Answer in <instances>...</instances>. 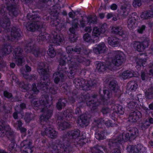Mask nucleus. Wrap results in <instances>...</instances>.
Masks as SVG:
<instances>
[{"mask_svg":"<svg viewBox=\"0 0 153 153\" xmlns=\"http://www.w3.org/2000/svg\"><path fill=\"white\" fill-rule=\"evenodd\" d=\"M79 130L73 131V132L71 133L72 136L73 137V138L75 139L76 137H79Z\"/></svg>","mask_w":153,"mask_h":153,"instance_id":"obj_28","label":"nucleus"},{"mask_svg":"<svg viewBox=\"0 0 153 153\" xmlns=\"http://www.w3.org/2000/svg\"><path fill=\"white\" fill-rule=\"evenodd\" d=\"M128 87L130 91H134L137 88V85L135 81L131 82L128 84Z\"/></svg>","mask_w":153,"mask_h":153,"instance_id":"obj_17","label":"nucleus"},{"mask_svg":"<svg viewBox=\"0 0 153 153\" xmlns=\"http://www.w3.org/2000/svg\"><path fill=\"white\" fill-rule=\"evenodd\" d=\"M150 74L152 75V76H153V72L151 70L150 71Z\"/></svg>","mask_w":153,"mask_h":153,"instance_id":"obj_60","label":"nucleus"},{"mask_svg":"<svg viewBox=\"0 0 153 153\" xmlns=\"http://www.w3.org/2000/svg\"><path fill=\"white\" fill-rule=\"evenodd\" d=\"M129 132L130 134H131V136L129 135V133H124L123 135L122 139L124 141L128 140L130 137L132 138L133 137H134L136 136L137 134L138 131L137 129L135 128L133 129L132 133L130 131Z\"/></svg>","mask_w":153,"mask_h":153,"instance_id":"obj_6","label":"nucleus"},{"mask_svg":"<svg viewBox=\"0 0 153 153\" xmlns=\"http://www.w3.org/2000/svg\"><path fill=\"white\" fill-rule=\"evenodd\" d=\"M84 22H81V25L82 27L84 26Z\"/></svg>","mask_w":153,"mask_h":153,"instance_id":"obj_58","label":"nucleus"},{"mask_svg":"<svg viewBox=\"0 0 153 153\" xmlns=\"http://www.w3.org/2000/svg\"><path fill=\"white\" fill-rule=\"evenodd\" d=\"M97 68L99 71L103 72L107 70L108 68L104 63L100 62L97 64Z\"/></svg>","mask_w":153,"mask_h":153,"instance_id":"obj_12","label":"nucleus"},{"mask_svg":"<svg viewBox=\"0 0 153 153\" xmlns=\"http://www.w3.org/2000/svg\"><path fill=\"white\" fill-rule=\"evenodd\" d=\"M47 53L48 55L51 57H53L56 55V53L52 47L49 48Z\"/></svg>","mask_w":153,"mask_h":153,"instance_id":"obj_22","label":"nucleus"},{"mask_svg":"<svg viewBox=\"0 0 153 153\" xmlns=\"http://www.w3.org/2000/svg\"><path fill=\"white\" fill-rule=\"evenodd\" d=\"M45 134L51 138L56 137L57 135V133L54 130L51 128L45 130Z\"/></svg>","mask_w":153,"mask_h":153,"instance_id":"obj_10","label":"nucleus"},{"mask_svg":"<svg viewBox=\"0 0 153 153\" xmlns=\"http://www.w3.org/2000/svg\"><path fill=\"white\" fill-rule=\"evenodd\" d=\"M62 77V75H61L59 73H56L54 74L53 75V78L54 79L55 82L57 83L59 81V77Z\"/></svg>","mask_w":153,"mask_h":153,"instance_id":"obj_24","label":"nucleus"},{"mask_svg":"<svg viewBox=\"0 0 153 153\" xmlns=\"http://www.w3.org/2000/svg\"><path fill=\"white\" fill-rule=\"evenodd\" d=\"M145 75V74L143 73H142L141 74V77L142 80H145V78L144 77V76Z\"/></svg>","mask_w":153,"mask_h":153,"instance_id":"obj_47","label":"nucleus"},{"mask_svg":"<svg viewBox=\"0 0 153 153\" xmlns=\"http://www.w3.org/2000/svg\"><path fill=\"white\" fill-rule=\"evenodd\" d=\"M137 65L136 66L137 68H138L139 66L141 67V65H143V64L144 62H146L145 60H143V59H137Z\"/></svg>","mask_w":153,"mask_h":153,"instance_id":"obj_26","label":"nucleus"},{"mask_svg":"<svg viewBox=\"0 0 153 153\" xmlns=\"http://www.w3.org/2000/svg\"><path fill=\"white\" fill-rule=\"evenodd\" d=\"M16 63L18 65H21L24 61V60L20 56H16Z\"/></svg>","mask_w":153,"mask_h":153,"instance_id":"obj_23","label":"nucleus"},{"mask_svg":"<svg viewBox=\"0 0 153 153\" xmlns=\"http://www.w3.org/2000/svg\"><path fill=\"white\" fill-rule=\"evenodd\" d=\"M153 17V12L149 11L147 12L143 13L141 15V18L143 19H147Z\"/></svg>","mask_w":153,"mask_h":153,"instance_id":"obj_16","label":"nucleus"},{"mask_svg":"<svg viewBox=\"0 0 153 153\" xmlns=\"http://www.w3.org/2000/svg\"><path fill=\"white\" fill-rule=\"evenodd\" d=\"M51 112L48 113V114L47 115H48V116L49 117H51Z\"/></svg>","mask_w":153,"mask_h":153,"instance_id":"obj_61","label":"nucleus"},{"mask_svg":"<svg viewBox=\"0 0 153 153\" xmlns=\"http://www.w3.org/2000/svg\"><path fill=\"white\" fill-rule=\"evenodd\" d=\"M4 151L2 150H0V153H4Z\"/></svg>","mask_w":153,"mask_h":153,"instance_id":"obj_63","label":"nucleus"},{"mask_svg":"<svg viewBox=\"0 0 153 153\" xmlns=\"http://www.w3.org/2000/svg\"><path fill=\"white\" fill-rule=\"evenodd\" d=\"M10 129L8 126H5L4 124L0 122V136L10 134Z\"/></svg>","mask_w":153,"mask_h":153,"instance_id":"obj_4","label":"nucleus"},{"mask_svg":"<svg viewBox=\"0 0 153 153\" xmlns=\"http://www.w3.org/2000/svg\"><path fill=\"white\" fill-rule=\"evenodd\" d=\"M70 124L67 122H65L63 124H61L59 125V128L61 129H64L67 128L69 127Z\"/></svg>","mask_w":153,"mask_h":153,"instance_id":"obj_25","label":"nucleus"},{"mask_svg":"<svg viewBox=\"0 0 153 153\" xmlns=\"http://www.w3.org/2000/svg\"><path fill=\"white\" fill-rule=\"evenodd\" d=\"M69 30L71 32L73 33H74V30L73 28H70L69 29Z\"/></svg>","mask_w":153,"mask_h":153,"instance_id":"obj_52","label":"nucleus"},{"mask_svg":"<svg viewBox=\"0 0 153 153\" xmlns=\"http://www.w3.org/2000/svg\"><path fill=\"white\" fill-rule=\"evenodd\" d=\"M117 7V5L115 4H113L111 6V8L112 10H115L116 9Z\"/></svg>","mask_w":153,"mask_h":153,"instance_id":"obj_39","label":"nucleus"},{"mask_svg":"<svg viewBox=\"0 0 153 153\" xmlns=\"http://www.w3.org/2000/svg\"><path fill=\"white\" fill-rule=\"evenodd\" d=\"M57 107L58 109H61L62 108V105H61V103H58L57 104Z\"/></svg>","mask_w":153,"mask_h":153,"instance_id":"obj_43","label":"nucleus"},{"mask_svg":"<svg viewBox=\"0 0 153 153\" xmlns=\"http://www.w3.org/2000/svg\"><path fill=\"white\" fill-rule=\"evenodd\" d=\"M27 29L28 30L32 31H35L36 30H38L40 29V27H38V23L36 22L30 25L26 26Z\"/></svg>","mask_w":153,"mask_h":153,"instance_id":"obj_14","label":"nucleus"},{"mask_svg":"<svg viewBox=\"0 0 153 153\" xmlns=\"http://www.w3.org/2000/svg\"><path fill=\"white\" fill-rule=\"evenodd\" d=\"M13 116L15 119H16L17 117V113L16 112L14 113L13 114Z\"/></svg>","mask_w":153,"mask_h":153,"instance_id":"obj_48","label":"nucleus"},{"mask_svg":"<svg viewBox=\"0 0 153 153\" xmlns=\"http://www.w3.org/2000/svg\"><path fill=\"white\" fill-rule=\"evenodd\" d=\"M112 109L114 110L115 111L119 113L120 114H122L123 113L124 109L122 108L121 106H117L114 105L112 107Z\"/></svg>","mask_w":153,"mask_h":153,"instance_id":"obj_18","label":"nucleus"},{"mask_svg":"<svg viewBox=\"0 0 153 153\" xmlns=\"http://www.w3.org/2000/svg\"><path fill=\"white\" fill-rule=\"evenodd\" d=\"M41 104L40 105H39L40 107H41V106H46V107L48 106L47 104L48 102L47 100V98L44 97V99L42 102H41Z\"/></svg>","mask_w":153,"mask_h":153,"instance_id":"obj_29","label":"nucleus"},{"mask_svg":"<svg viewBox=\"0 0 153 153\" xmlns=\"http://www.w3.org/2000/svg\"><path fill=\"white\" fill-rule=\"evenodd\" d=\"M21 108H24L25 107V104L24 103H23V104H22L21 105Z\"/></svg>","mask_w":153,"mask_h":153,"instance_id":"obj_56","label":"nucleus"},{"mask_svg":"<svg viewBox=\"0 0 153 153\" xmlns=\"http://www.w3.org/2000/svg\"><path fill=\"white\" fill-rule=\"evenodd\" d=\"M145 28L144 26H142L141 27H140L138 30V32L140 33H143V30Z\"/></svg>","mask_w":153,"mask_h":153,"instance_id":"obj_38","label":"nucleus"},{"mask_svg":"<svg viewBox=\"0 0 153 153\" xmlns=\"http://www.w3.org/2000/svg\"><path fill=\"white\" fill-rule=\"evenodd\" d=\"M30 144V142L28 140L24 141L22 142L21 144V146L22 147H25V148H27V151H24L23 153H28V152L30 151L31 149H29V146Z\"/></svg>","mask_w":153,"mask_h":153,"instance_id":"obj_15","label":"nucleus"},{"mask_svg":"<svg viewBox=\"0 0 153 153\" xmlns=\"http://www.w3.org/2000/svg\"><path fill=\"white\" fill-rule=\"evenodd\" d=\"M45 36L43 35L41 37L39 36V39H41L42 41H44L45 40V39H46V38L48 37L49 36V35L47 33H45Z\"/></svg>","mask_w":153,"mask_h":153,"instance_id":"obj_37","label":"nucleus"},{"mask_svg":"<svg viewBox=\"0 0 153 153\" xmlns=\"http://www.w3.org/2000/svg\"><path fill=\"white\" fill-rule=\"evenodd\" d=\"M25 67L27 71L29 72L31 71V69L30 67L28 66L27 65H26Z\"/></svg>","mask_w":153,"mask_h":153,"instance_id":"obj_45","label":"nucleus"},{"mask_svg":"<svg viewBox=\"0 0 153 153\" xmlns=\"http://www.w3.org/2000/svg\"><path fill=\"white\" fill-rule=\"evenodd\" d=\"M106 50V48L103 43L100 44L98 45H96L93 48L94 52L97 54L103 53Z\"/></svg>","mask_w":153,"mask_h":153,"instance_id":"obj_7","label":"nucleus"},{"mask_svg":"<svg viewBox=\"0 0 153 153\" xmlns=\"http://www.w3.org/2000/svg\"><path fill=\"white\" fill-rule=\"evenodd\" d=\"M14 146V143H12V144L11 145H10L9 146V148L10 149H11V150H12L13 149V147Z\"/></svg>","mask_w":153,"mask_h":153,"instance_id":"obj_46","label":"nucleus"},{"mask_svg":"<svg viewBox=\"0 0 153 153\" xmlns=\"http://www.w3.org/2000/svg\"><path fill=\"white\" fill-rule=\"evenodd\" d=\"M83 39L84 40L87 42H92L95 41L93 40L92 37L91 38L88 33L85 34L83 36Z\"/></svg>","mask_w":153,"mask_h":153,"instance_id":"obj_21","label":"nucleus"},{"mask_svg":"<svg viewBox=\"0 0 153 153\" xmlns=\"http://www.w3.org/2000/svg\"><path fill=\"white\" fill-rule=\"evenodd\" d=\"M10 67L12 68H14L15 66V64L14 63H12L10 64Z\"/></svg>","mask_w":153,"mask_h":153,"instance_id":"obj_55","label":"nucleus"},{"mask_svg":"<svg viewBox=\"0 0 153 153\" xmlns=\"http://www.w3.org/2000/svg\"><path fill=\"white\" fill-rule=\"evenodd\" d=\"M127 150L130 153H142L145 151V148L142 145L138 144L137 146H129Z\"/></svg>","mask_w":153,"mask_h":153,"instance_id":"obj_2","label":"nucleus"},{"mask_svg":"<svg viewBox=\"0 0 153 153\" xmlns=\"http://www.w3.org/2000/svg\"><path fill=\"white\" fill-rule=\"evenodd\" d=\"M4 96L7 98H10L12 96V95L11 94L9 93L6 91H5L4 93Z\"/></svg>","mask_w":153,"mask_h":153,"instance_id":"obj_36","label":"nucleus"},{"mask_svg":"<svg viewBox=\"0 0 153 153\" xmlns=\"http://www.w3.org/2000/svg\"><path fill=\"white\" fill-rule=\"evenodd\" d=\"M112 16V14L108 13L107 16V17L108 19H109V18H110Z\"/></svg>","mask_w":153,"mask_h":153,"instance_id":"obj_49","label":"nucleus"},{"mask_svg":"<svg viewBox=\"0 0 153 153\" xmlns=\"http://www.w3.org/2000/svg\"><path fill=\"white\" fill-rule=\"evenodd\" d=\"M86 32H90L91 30V28L90 27H86L85 29Z\"/></svg>","mask_w":153,"mask_h":153,"instance_id":"obj_40","label":"nucleus"},{"mask_svg":"<svg viewBox=\"0 0 153 153\" xmlns=\"http://www.w3.org/2000/svg\"><path fill=\"white\" fill-rule=\"evenodd\" d=\"M38 88H40L43 90H45V88H47L46 85L45 84H42L41 85H39L38 86Z\"/></svg>","mask_w":153,"mask_h":153,"instance_id":"obj_35","label":"nucleus"},{"mask_svg":"<svg viewBox=\"0 0 153 153\" xmlns=\"http://www.w3.org/2000/svg\"><path fill=\"white\" fill-rule=\"evenodd\" d=\"M135 20L134 17H132L128 19V27L130 29L134 28L137 25L135 24Z\"/></svg>","mask_w":153,"mask_h":153,"instance_id":"obj_11","label":"nucleus"},{"mask_svg":"<svg viewBox=\"0 0 153 153\" xmlns=\"http://www.w3.org/2000/svg\"><path fill=\"white\" fill-rule=\"evenodd\" d=\"M86 121L85 119L83 120L81 118L80 120L78 121V123L80 125H82L83 124L86 125L87 124L85 122Z\"/></svg>","mask_w":153,"mask_h":153,"instance_id":"obj_34","label":"nucleus"},{"mask_svg":"<svg viewBox=\"0 0 153 153\" xmlns=\"http://www.w3.org/2000/svg\"><path fill=\"white\" fill-rule=\"evenodd\" d=\"M19 34H19V33H17L16 32V33H15V36H16V37L17 38L16 36H19Z\"/></svg>","mask_w":153,"mask_h":153,"instance_id":"obj_62","label":"nucleus"},{"mask_svg":"<svg viewBox=\"0 0 153 153\" xmlns=\"http://www.w3.org/2000/svg\"><path fill=\"white\" fill-rule=\"evenodd\" d=\"M22 124V123L21 121H18L16 125L18 126V127H19L21 132H25L26 131V129L23 128H20Z\"/></svg>","mask_w":153,"mask_h":153,"instance_id":"obj_30","label":"nucleus"},{"mask_svg":"<svg viewBox=\"0 0 153 153\" xmlns=\"http://www.w3.org/2000/svg\"><path fill=\"white\" fill-rule=\"evenodd\" d=\"M146 46V45L143 46L142 43L138 42H135L134 44V47L139 52L143 51Z\"/></svg>","mask_w":153,"mask_h":153,"instance_id":"obj_13","label":"nucleus"},{"mask_svg":"<svg viewBox=\"0 0 153 153\" xmlns=\"http://www.w3.org/2000/svg\"><path fill=\"white\" fill-rule=\"evenodd\" d=\"M141 117V113L138 111L134 112L131 113L129 117V120L130 121L135 122Z\"/></svg>","mask_w":153,"mask_h":153,"instance_id":"obj_9","label":"nucleus"},{"mask_svg":"<svg viewBox=\"0 0 153 153\" xmlns=\"http://www.w3.org/2000/svg\"><path fill=\"white\" fill-rule=\"evenodd\" d=\"M110 86H111V89L115 91V89L118 90L117 86L113 82H111L110 83Z\"/></svg>","mask_w":153,"mask_h":153,"instance_id":"obj_31","label":"nucleus"},{"mask_svg":"<svg viewBox=\"0 0 153 153\" xmlns=\"http://www.w3.org/2000/svg\"><path fill=\"white\" fill-rule=\"evenodd\" d=\"M35 85H33V91L36 93H38V91L37 88H35L34 86H35Z\"/></svg>","mask_w":153,"mask_h":153,"instance_id":"obj_42","label":"nucleus"},{"mask_svg":"<svg viewBox=\"0 0 153 153\" xmlns=\"http://www.w3.org/2000/svg\"><path fill=\"white\" fill-rule=\"evenodd\" d=\"M112 31L116 34H118L120 35H122L123 33L121 28L117 27H113L112 29Z\"/></svg>","mask_w":153,"mask_h":153,"instance_id":"obj_19","label":"nucleus"},{"mask_svg":"<svg viewBox=\"0 0 153 153\" xmlns=\"http://www.w3.org/2000/svg\"><path fill=\"white\" fill-rule=\"evenodd\" d=\"M149 108L151 109H153V104H151L149 105Z\"/></svg>","mask_w":153,"mask_h":153,"instance_id":"obj_53","label":"nucleus"},{"mask_svg":"<svg viewBox=\"0 0 153 153\" xmlns=\"http://www.w3.org/2000/svg\"><path fill=\"white\" fill-rule=\"evenodd\" d=\"M95 137L97 139L99 140H102L104 138V136L102 135L97 133L95 134Z\"/></svg>","mask_w":153,"mask_h":153,"instance_id":"obj_33","label":"nucleus"},{"mask_svg":"<svg viewBox=\"0 0 153 153\" xmlns=\"http://www.w3.org/2000/svg\"><path fill=\"white\" fill-rule=\"evenodd\" d=\"M69 16H70V17L73 18L74 17V16L73 15V14L72 12H70L69 13Z\"/></svg>","mask_w":153,"mask_h":153,"instance_id":"obj_50","label":"nucleus"},{"mask_svg":"<svg viewBox=\"0 0 153 153\" xmlns=\"http://www.w3.org/2000/svg\"><path fill=\"white\" fill-rule=\"evenodd\" d=\"M149 121L151 123H153V119L152 118H150L149 119Z\"/></svg>","mask_w":153,"mask_h":153,"instance_id":"obj_54","label":"nucleus"},{"mask_svg":"<svg viewBox=\"0 0 153 153\" xmlns=\"http://www.w3.org/2000/svg\"><path fill=\"white\" fill-rule=\"evenodd\" d=\"M65 64V62L63 60H61L59 63V68L60 67V66L62 65H63Z\"/></svg>","mask_w":153,"mask_h":153,"instance_id":"obj_44","label":"nucleus"},{"mask_svg":"<svg viewBox=\"0 0 153 153\" xmlns=\"http://www.w3.org/2000/svg\"><path fill=\"white\" fill-rule=\"evenodd\" d=\"M102 33L101 29L97 27H94L92 32V38L94 41H97L99 40L101 34Z\"/></svg>","mask_w":153,"mask_h":153,"instance_id":"obj_5","label":"nucleus"},{"mask_svg":"<svg viewBox=\"0 0 153 153\" xmlns=\"http://www.w3.org/2000/svg\"><path fill=\"white\" fill-rule=\"evenodd\" d=\"M67 60L68 61V62L69 64L71 63V61H70L68 59H67Z\"/></svg>","mask_w":153,"mask_h":153,"instance_id":"obj_64","label":"nucleus"},{"mask_svg":"<svg viewBox=\"0 0 153 153\" xmlns=\"http://www.w3.org/2000/svg\"><path fill=\"white\" fill-rule=\"evenodd\" d=\"M133 4L134 7L140 6L141 5V0H134Z\"/></svg>","mask_w":153,"mask_h":153,"instance_id":"obj_27","label":"nucleus"},{"mask_svg":"<svg viewBox=\"0 0 153 153\" xmlns=\"http://www.w3.org/2000/svg\"><path fill=\"white\" fill-rule=\"evenodd\" d=\"M55 42L57 43L58 45H60L62 44V42H63L64 40L63 37V36L62 35H58L56 36V37L55 39Z\"/></svg>","mask_w":153,"mask_h":153,"instance_id":"obj_20","label":"nucleus"},{"mask_svg":"<svg viewBox=\"0 0 153 153\" xmlns=\"http://www.w3.org/2000/svg\"><path fill=\"white\" fill-rule=\"evenodd\" d=\"M115 153H120V151L119 149H117L116 151V152Z\"/></svg>","mask_w":153,"mask_h":153,"instance_id":"obj_59","label":"nucleus"},{"mask_svg":"<svg viewBox=\"0 0 153 153\" xmlns=\"http://www.w3.org/2000/svg\"><path fill=\"white\" fill-rule=\"evenodd\" d=\"M139 75L137 72H134L133 71H126L120 74V78L126 79L132 77H138Z\"/></svg>","mask_w":153,"mask_h":153,"instance_id":"obj_3","label":"nucleus"},{"mask_svg":"<svg viewBox=\"0 0 153 153\" xmlns=\"http://www.w3.org/2000/svg\"><path fill=\"white\" fill-rule=\"evenodd\" d=\"M108 43L110 45L113 47H117L119 45L120 40L114 37H110L108 39Z\"/></svg>","mask_w":153,"mask_h":153,"instance_id":"obj_8","label":"nucleus"},{"mask_svg":"<svg viewBox=\"0 0 153 153\" xmlns=\"http://www.w3.org/2000/svg\"><path fill=\"white\" fill-rule=\"evenodd\" d=\"M99 16L102 19L104 17V15L103 13H101L100 14Z\"/></svg>","mask_w":153,"mask_h":153,"instance_id":"obj_51","label":"nucleus"},{"mask_svg":"<svg viewBox=\"0 0 153 153\" xmlns=\"http://www.w3.org/2000/svg\"><path fill=\"white\" fill-rule=\"evenodd\" d=\"M152 90V89H149L148 91H146L145 92L146 95L149 98H151V95H153L152 94L151 92Z\"/></svg>","mask_w":153,"mask_h":153,"instance_id":"obj_32","label":"nucleus"},{"mask_svg":"<svg viewBox=\"0 0 153 153\" xmlns=\"http://www.w3.org/2000/svg\"><path fill=\"white\" fill-rule=\"evenodd\" d=\"M105 124L107 126L109 127L111 126L110 121L109 120H108L106 121V123H105Z\"/></svg>","mask_w":153,"mask_h":153,"instance_id":"obj_41","label":"nucleus"},{"mask_svg":"<svg viewBox=\"0 0 153 153\" xmlns=\"http://www.w3.org/2000/svg\"><path fill=\"white\" fill-rule=\"evenodd\" d=\"M115 56L112 60V63L115 66H120L123 62L122 57L123 53L120 51H117L115 52Z\"/></svg>","mask_w":153,"mask_h":153,"instance_id":"obj_1","label":"nucleus"},{"mask_svg":"<svg viewBox=\"0 0 153 153\" xmlns=\"http://www.w3.org/2000/svg\"><path fill=\"white\" fill-rule=\"evenodd\" d=\"M92 20V19H91L90 18H88V23H91L92 22L91 21V20Z\"/></svg>","mask_w":153,"mask_h":153,"instance_id":"obj_57","label":"nucleus"}]
</instances>
